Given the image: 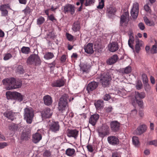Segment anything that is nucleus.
Here are the masks:
<instances>
[{"label":"nucleus","instance_id":"0e129e2a","mask_svg":"<svg viewBox=\"0 0 157 157\" xmlns=\"http://www.w3.org/2000/svg\"><path fill=\"white\" fill-rule=\"evenodd\" d=\"M48 18L49 20L52 21L53 22L56 21L55 18L52 14L50 16H48Z\"/></svg>","mask_w":157,"mask_h":157},{"label":"nucleus","instance_id":"f257e3e1","mask_svg":"<svg viewBox=\"0 0 157 157\" xmlns=\"http://www.w3.org/2000/svg\"><path fill=\"white\" fill-rule=\"evenodd\" d=\"M3 84L8 86V90L15 89L20 88L21 86V82L19 79H15L11 78L4 79L2 81Z\"/></svg>","mask_w":157,"mask_h":157},{"label":"nucleus","instance_id":"a878e982","mask_svg":"<svg viewBox=\"0 0 157 157\" xmlns=\"http://www.w3.org/2000/svg\"><path fill=\"white\" fill-rule=\"evenodd\" d=\"M135 97L136 100H140L144 98L145 96V94L144 92L139 93L135 92L134 93Z\"/></svg>","mask_w":157,"mask_h":157},{"label":"nucleus","instance_id":"052dcab7","mask_svg":"<svg viewBox=\"0 0 157 157\" xmlns=\"http://www.w3.org/2000/svg\"><path fill=\"white\" fill-rule=\"evenodd\" d=\"M144 85L146 91H148L150 90V87L148 84V82L144 84Z\"/></svg>","mask_w":157,"mask_h":157},{"label":"nucleus","instance_id":"09e8293b","mask_svg":"<svg viewBox=\"0 0 157 157\" xmlns=\"http://www.w3.org/2000/svg\"><path fill=\"white\" fill-rule=\"evenodd\" d=\"M133 37H130L128 40V44L129 46L132 49H133V46L131 45V44L133 42Z\"/></svg>","mask_w":157,"mask_h":157},{"label":"nucleus","instance_id":"680f3d73","mask_svg":"<svg viewBox=\"0 0 157 157\" xmlns=\"http://www.w3.org/2000/svg\"><path fill=\"white\" fill-rule=\"evenodd\" d=\"M138 26L140 29L142 30H144L145 28L144 24V23L141 22L138 24Z\"/></svg>","mask_w":157,"mask_h":157},{"label":"nucleus","instance_id":"a19ab883","mask_svg":"<svg viewBox=\"0 0 157 157\" xmlns=\"http://www.w3.org/2000/svg\"><path fill=\"white\" fill-rule=\"evenodd\" d=\"M132 141L134 144L136 146L139 143V139L137 137L135 136L132 138Z\"/></svg>","mask_w":157,"mask_h":157},{"label":"nucleus","instance_id":"20e7f679","mask_svg":"<svg viewBox=\"0 0 157 157\" xmlns=\"http://www.w3.org/2000/svg\"><path fill=\"white\" fill-rule=\"evenodd\" d=\"M111 79V73L105 72L101 75L100 81L103 87H106L109 84Z\"/></svg>","mask_w":157,"mask_h":157},{"label":"nucleus","instance_id":"5fc2aeb1","mask_svg":"<svg viewBox=\"0 0 157 157\" xmlns=\"http://www.w3.org/2000/svg\"><path fill=\"white\" fill-rule=\"evenodd\" d=\"M111 98L110 95L109 94H105L103 97L102 98L105 101H108Z\"/></svg>","mask_w":157,"mask_h":157},{"label":"nucleus","instance_id":"f8f14e48","mask_svg":"<svg viewBox=\"0 0 157 157\" xmlns=\"http://www.w3.org/2000/svg\"><path fill=\"white\" fill-rule=\"evenodd\" d=\"M110 127L112 131L117 132L120 129V124L117 121H113L110 122Z\"/></svg>","mask_w":157,"mask_h":157},{"label":"nucleus","instance_id":"e433bc0d","mask_svg":"<svg viewBox=\"0 0 157 157\" xmlns=\"http://www.w3.org/2000/svg\"><path fill=\"white\" fill-rule=\"evenodd\" d=\"M21 51L23 53L28 54L30 52V49L28 47H23L21 48Z\"/></svg>","mask_w":157,"mask_h":157},{"label":"nucleus","instance_id":"423d86ee","mask_svg":"<svg viewBox=\"0 0 157 157\" xmlns=\"http://www.w3.org/2000/svg\"><path fill=\"white\" fill-rule=\"evenodd\" d=\"M27 63L29 64H39L41 63V60L38 55L36 54H32L28 58Z\"/></svg>","mask_w":157,"mask_h":157},{"label":"nucleus","instance_id":"9d476101","mask_svg":"<svg viewBox=\"0 0 157 157\" xmlns=\"http://www.w3.org/2000/svg\"><path fill=\"white\" fill-rule=\"evenodd\" d=\"M108 48L110 52H113L117 51L119 47L117 42H112L109 44L108 45Z\"/></svg>","mask_w":157,"mask_h":157},{"label":"nucleus","instance_id":"bb28decb","mask_svg":"<svg viewBox=\"0 0 157 157\" xmlns=\"http://www.w3.org/2000/svg\"><path fill=\"white\" fill-rule=\"evenodd\" d=\"M15 114V113H13L11 111H6L4 113V115L5 117L12 121L13 120Z\"/></svg>","mask_w":157,"mask_h":157},{"label":"nucleus","instance_id":"c85d7f7f","mask_svg":"<svg viewBox=\"0 0 157 157\" xmlns=\"http://www.w3.org/2000/svg\"><path fill=\"white\" fill-rule=\"evenodd\" d=\"M19 126L14 124H11L9 125V129L11 131L14 132L18 130Z\"/></svg>","mask_w":157,"mask_h":157},{"label":"nucleus","instance_id":"7c9ffc66","mask_svg":"<svg viewBox=\"0 0 157 157\" xmlns=\"http://www.w3.org/2000/svg\"><path fill=\"white\" fill-rule=\"evenodd\" d=\"M30 137V133L29 132H25L24 131L23 132L21 135V139L24 140H27Z\"/></svg>","mask_w":157,"mask_h":157},{"label":"nucleus","instance_id":"69168bd1","mask_svg":"<svg viewBox=\"0 0 157 157\" xmlns=\"http://www.w3.org/2000/svg\"><path fill=\"white\" fill-rule=\"evenodd\" d=\"M87 148L89 151L91 152L93 151V150L92 146L90 145H88L86 146Z\"/></svg>","mask_w":157,"mask_h":157},{"label":"nucleus","instance_id":"8fccbe9b","mask_svg":"<svg viewBox=\"0 0 157 157\" xmlns=\"http://www.w3.org/2000/svg\"><path fill=\"white\" fill-rule=\"evenodd\" d=\"M133 37H130L128 40V44L129 46L132 49H133V46L131 45V44L133 42Z\"/></svg>","mask_w":157,"mask_h":157},{"label":"nucleus","instance_id":"774afa93","mask_svg":"<svg viewBox=\"0 0 157 157\" xmlns=\"http://www.w3.org/2000/svg\"><path fill=\"white\" fill-rule=\"evenodd\" d=\"M112 157H121L120 155L117 153H113Z\"/></svg>","mask_w":157,"mask_h":157},{"label":"nucleus","instance_id":"4be33fe9","mask_svg":"<svg viewBox=\"0 0 157 157\" xmlns=\"http://www.w3.org/2000/svg\"><path fill=\"white\" fill-rule=\"evenodd\" d=\"M44 103L47 105L48 106L51 105L52 102V97L49 95H46L43 97Z\"/></svg>","mask_w":157,"mask_h":157},{"label":"nucleus","instance_id":"b1692460","mask_svg":"<svg viewBox=\"0 0 157 157\" xmlns=\"http://www.w3.org/2000/svg\"><path fill=\"white\" fill-rule=\"evenodd\" d=\"M136 44L135 47L136 51L137 53H138L140 50V47L143 44V42L142 40L137 39L136 40Z\"/></svg>","mask_w":157,"mask_h":157},{"label":"nucleus","instance_id":"f3484780","mask_svg":"<svg viewBox=\"0 0 157 157\" xmlns=\"http://www.w3.org/2000/svg\"><path fill=\"white\" fill-rule=\"evenodd\" d=\"M78 131L76 129H68L67 136L69 137H73L75 139H76L78 136Z\"/></svg>","mask_w":157,"mask_h":157},{"label":"nucleus","instance_id":"aec40b11","mask_svg":"<svg viewBox=\"0 0 157 157\" xmlns=\"http://www.w3.org/2000/svg\"><path fill=\"white\" fill-rule=\"evenodd\" d=\"M118 59L117 55H114L107 59L106 63L109 65H112L117 62Z\"/></svg>","mask_w":157,"mask_h":157},{"label":"nucleus","instance_id":"4d7b16f0","mask_svg":"<svg viewBox=\"0 0 157 157\" xmlns=\"http://www.w3.org/2000/svg\"><path fill=\"white\" fill-rule=\"evenodd\" d=\"M7 143L5 142H0V149H2L6 147Z\"/></svg>","mask_w":157,"mask_h":157},{"label":"nucleus","instance_id":"393cba45","mask_svg":"<svg viewBox=\"0 0 157 157\" xmlns=\"http://www.w3.org/2000/svg\"><path fill=\"white\" fill-rule=\"evenodd\" d=\"M64 81L62 79H59L54 82L52 83V86H53L60 87L64 86Z\"/></svg>","mask_w":157,"mask_h":157},{"label":"nucleus","instance_id":"72a5a7b5","mask_svg":"<svg viewBox=\"0 0 157 157\" xmlns=\"http://www.w3.org/2000/svg\"><path fill=\"white\" fill-rule=\"evenodd\" d=\"M75 152V150L73 148H68L66 151V154L69 156L73 155Z\"/></svg>","mask_w":157,"mask_h":157},{"label":"nucleus","instance_id":"39448f33","mask_svg":"<svg viewBox=\"0 0 157 157\" xmlns=\"http://www.w3.org/2000/svg\"><path fill=\"white\" fill-rule=\"evenodd\" d=\"M6 95L7 98L11 99L13 98H15L20 102L22 101L25 99V96L24 95L17 92H13L8 91L6 92Z\"/></svg>","mask_w":157,"mask_h":157},{"label":"nucleus","instance_id":"412c9836","mask_svg":"<svg viewBox=\"0 0 157 157\" xmlns=\"http://www.w3.org/2000/svg\"><path fill=\"white\" fill-rule=\"evenodd\" d=\"M41 135L38 132H37L33 135V141L34 143H37L42 139Z\"/></svg>","mask_w":157,"mask_h":157},{"label":"nucleus","instance_id":"de8ad7c7","mask_svg":"<svg viewBox=\"0 0 157 157\" xmlns=\"http://www.w3.org/2000/svg\"><path fill=\"white\" fill-rule=\"evenodd\" d=\"M88 69L87 66L86 65H84L80 69V71H82L83 72H86L88 71Z\"/></svg>","mask_w":157,"mask_h":157},{"label":"nucleus","instance_id":"603ef678","mask_svg":"<svg viewBox=\"0 0 157 157\" xmlns=\"http://www.w3.org/2000/svg\"><path fill=\"white\" fill-rule=\"evenodd\" d=\"M12 56L10 53H7L5 55L3 59L5 60H7L12 57Z\"/></svg>","mask_w":157,"mask_h":157},{"label":"nucleus","instance_id":"37998d69","mask_svg":"<svg viewBox=\"0 0 157 157\" xmlns=\"http://www.w3.org/2000/svg\"><path fill=\"white\" fill-rule=\"evenodd\" d=\"M95 2V0H86L85 5L86 6H90L93 4Z\"/></svg>","mask_w":157,"mask_h":157},{"label":"nucleus","instance_id":"58836bf2","mask_svg":"<svg viewBox=\"0 0 157 157\" xmlns=\"http://www.w3.org/2000/svg\"><path fill=\"white\" fill-rule=\"evenodd\" d=\"M45 21L44 18L42 17H40L37 19V24L38 25H40L43 24Z\"/></svg>","mask_w":157,"mask_h":157},{"label":"nucleus","instance_id":"6e6d98bb","mask_svg":"<svg viewBox=\"0 0 157 157\" xmlns=\"http://www.w3.org/2000/svg\"><path fill=\"white\" fill-rule=\"evenodd\" d=\"M66 36L68 40L70 41H71L73 40V36L68 33H66Z\"/></svg>","mask_w":157,"mask_h":157},{"label":"nucleus","instance_id":"cd10ccee","mask_svg":"<svg viewBox=\"0 0 157 157\" xmlns=\"http://www.w3.org/2000/svg\"><path fill=\"white\" fill-rule=\"evenodd\" d=\"M128 18L122 15L121 18L120 25L122 26H126L127 24Z\"/></svg>","mask_w":157,"mask_h":157},{"label":"nucleus","instance_id":"dca6fc26","mask_svg":"<svg viewBox=\"0 0 157 157\" xmlns=\"http://www.w3.org/2000/svg\"><path fill=\"white\" fill-rule=\"evenodd\" d=\"M98 83L95 82H92L90 83L87 85L86 90L88 92L95 90L98 86Z\"/></svg>","mask_w":157,"mask_h":157},{"label":"nucleus","instance_id":"c03bdc74","mask_svg":"<svg viewBox=\"0 0 157 157\" xmlns=\"http://www.w3.org/2000/svg\"><path fill=\"white\" fill-rule=\"evenodd\" d=\"M22 11L24 13L25 15L26 16L30 14L31 10L29 7H27Z\"/></svg>","mask_w":157,"mask_h":157},{"label":"nucleus","instance_id":"bf43d9fd","mask_svg":"<svg viewBox=\"0 0 157 157\" xmlns=\"http://www.w3.org/2000/svg\"><path fill=\"white\" fill-rule=\"evenodd\" d=\"M135 101H136L137 103L141 107L143 105V102L142 100L141 99L134 100L132 103L133 104L134 102H135ZM133 105H134V104H133Z\"/></svg>","mask_w":157,"mask_h":157},{"label":"nucleus","instance_id":"338daca9","mask_svg":"<svg viewBox=\"0 0 157 157\" xmlns=\"http://www.w3.org/2000/svg\"><path fill=\"white\" fill-rule=\"evenodd\" d=\"M5 138L4 136L0 132V141L5 140Z\"/></svg>","mask_w":157,"mask_h":157},{"label":"nucleus","instance_id":"3c124183","mask_svg":"<svg viewBox=\"0 0 157 157\" xmlns=\"http://www.w3.org/2000/svg\"><path fill=\"white\" fill-rule=\"evenodd\" d=\"M17 72L20 73H23L24 72V70L23 69V67L21 65H19L17 68Z\"/></svg>","mask_w":157,"mask_h":157},{"label":"nucleus","instance_id":"0eeeda50","mask_svg":"<svg viewBox=\"0 0 157 157\" xmlns=\"http://www.w3.org/2000/svg\"><path fill=\"white\" fill-rule=\"evenodd\" d=\"M109 128L108 126L103 125L99 129L98 135L100 137L103 138L109 134Z\"/></svg>","mask_w":157,"mask_h":157},{"label":"nucleus","instance_id":"49530a36","mask_svg":"<svg viewBox=\"0 0 157 157\" xmlns=\"http://www.w3.org/2000/svg\"><path fill=\"white\" fill-rule=\"evenodd\" d=\"M132 69L130 66H128L125 67L124 69V72L125 74H128L131 72Z\"/></svg>","mask_w":157,"mask_h":157},{"label":"nucleus","instance_id":"f03ea898","mask_svg":"<svg viewBox=\"0 0 157 157\" xmlns=\"http://www.w3.org/2000/svg\"><path fill=\"white\" fill-rule=\"evenodd\" d=\"M34 116V110L32 108L27 107L24 109V118L28 124L32 123Z\"/></svg>","mask_w":157,"mask_h":157},{"label":"nucleus","instance_id":"2f4dec72","mask_svg":"<svg viewBox=\"0 0 157 157\" xmlns=\"http://www.w3.org/2000/svg\"><path fill=\"white\" fill-rule=\"evenodd\" d=\"M80 28L79 23L78 22H75L74 23L72 28V29L75 32L78 31Z\"/></svg>","mask_w":157,"mask_h":157},{"label":"nucleus","instance_id":"a211bd4d","mask_svg":"<svg viewBox=\"0 0 157 157\" xmlns=\"http://www.w3.org/2000/svg\"><path fill=\"white\" fill-rule=\"evenodd\" d=\"M49 127L50 130L54 132L59 131V128L58 122L53 121L50 124Z\"/></svg>","mask_w":157,"mask_h":157},{"label":"nucleus","instance_id":"473e14b6","mask_svg":"<svg viewBox=\"0 0 157 157\" xmlns=\"http://www.w3.org/2000/svg\"><path fill=\"white\" fill-rule=\"evenodd\" d=\"M94 105L96 109H100L103 106V101L101 100H98L95 102Z\"/></svg>","mask_w":157,"mask_h":157},{"label":"nucleus","instance_id":"4c0bfd02","mask_svg":"<svg viewBox=\"0 0 157 157\" xmlns=\"http://www.w3.org/2000/svg\"><path fill=\"white\" fill-rule=\"evenodd\" d=\"M151 5L149 3L146 2V4L144 6V9L145 11L150 13H151V10L150 9V6H151Z\"/></svg>","mask_w":157,"mask_h":157},{"label":"nucleus","instance_id":"e2e57ef3","mask_svg":"<svg viewBox=\"0 0 157 157\" xmlns=\"http://www.w3.org/2000/svg\"><path fill=\"white\" fill-rule=\"evenodd\" d=\"M137 113V111L136 109H133L131 111L130 113L131 117H134L135 116Z\"/></svg>","mask_w":157,"mask_h":157},{"label":"nucleus","instance_id":"1a4fd4ad","mask_svg":"<svg viewBox=\"0 0 157 157\" xmlns=\"http://www.w3.org/2000/svg\"><path fill=\"white\" fill-rule=\"evenodd\" d=\"M75 7L72 5L67 4L64 6L63 11L65 13H69L73 14L75 12Z\"/></svg>","mask_w":157,"mask_h":157},{"label":"nucleus","instance_id":"c9c22d12","mask_svg":"<svg viewBox=\"0 0 157 157\" xmlns=\"http://www.w3.org/2000/svg\"><path fill=\"white\" fill-rule=\"evenodd\" d=\"M144 21L147 25L149 26H152L154 25V22L149 21L147 17H144Z\"/></svg>","mask_w":157,"mask_h":157},{"label":"nucleus","instance_id":"6ab92c4d","mask_svg":"<svg viewBox=\"0 0 157 157\" xmlns=\"http://www.w3.org/2000/svg\"><path fill=\"white\" fill-rule=\"evenodd\" d=\"M85 52L89 54H92L94 52L93 49V45L92 43H89L84 47Z\"/></svg>","mask_w":157,"mask_h":157},{"label":"nucleus","instance_id":"c756f323","mask_svg":"<svg viewBox=\"0 0 157 157\" xmlns=\"http://www.w3.org/2000/svg\"><path fill=\"white\" fill-rule=\"evenodd\" d=\"M116 11V9L114 7L109 6L107 7V12L109 15L114 14Z\"/></svg>","mask_w":157,"mask_h":157},{"label":"nucleus","instance_id":"9b49d317","mask_svg":"<svg viewBox=\"0 0 157 157\" xmlns=\"http://www.w3.org/2000/svg\"><path fill=\"white\" fill-rule=\"evenodd\" d=\"M147 127L145 124L140 125L134 131V134L137 135H140L145 132L147 130Z\"/></svg>","mask_w":157,"mask_h":157},{"label":"nucleus","instance_id":"6e6552de","mask_svg":"<svg viewBox=\"0 0 157 157\" xmlns=\"http://www.w3.org/2000/svg\"><path fill=\"white\" fill-rule=\"evenodd\" d=\"M139 12V4L135 2L133 4V7L130 13L133 18H137Z\"/></svg>","mask_w":157,"mask_h":157},{"label":"nucleus","instance_id":"f704fd0d","mask_svg":"<svg viewBox=\"0 0 157 157\" xmlns=\"http://www.w3.org/2000/svg\"><path fill=\"white\" fill-rule=\"evenodd\" d=\"M54 56L53 54L51 52L46 53L44 56V58L46 59H52Z\"/></svg>","mask_w":157,"mask_h":157},{"label":"nucleus","instance_id":"5701e85b","mask_svg":"<svg viewBox=\"0 0 157 157\" xmlns=\"http://www.w3.org/2000/svg\"><path fill=\"white\" fill-rule=\"evenodd\" d=\"M8 6L6 5H2L0 7V10L1 11V16L6 17L8 15V11L6 10Z\"/></svg>","mask_w":157,"mask_h":157},{"label":"nucleus","instance_id":"13d9d810","mask_svg":"<svg viewBox=\"0 0 157 157\" xmlns=\"http://www.w3.org/2000/svg\"><path fill=\"white\" fill-rule=\"evenodd\" d=\"M51 155V153L50 151L46 150L43 153V156L46 157H49Z\"/></svg>","mask_w":157,"mask_h":157},{"label":"nucleus","instance_id":"7ed1b4c3","mask_svg":"<svg viewBox=\"0 0 157 157\" xmlns=\"http://www.w3.org/2000/svg\"><path fill=\"white\" fill-rule=\"evenodd\" d=\"M68 96L67 94H64L60 98L58 103V109L62 113L64 112L67 108V99Z\"/></svg>","mask_w":157,"mask_h":157},{"label":"nucleus","instance_id":"2eb2a0df","mask_svg":"<svg viewBox=\"0 0 157 157\" xmlns=\"http://www.w3.org/2000/svg\"><path fill=\"white\" fill-rule=\"evenodd\" d=\"M99 117V115L97 114H95L91 115L89 120V123L93 126L95 125L97 122Z\"/></svg>","mask_w":157,"mask_h":157},{"label":"nucleus","instance_id":"79ce46f5","mask_svg":"<svg viewBox=\"0 0 157 157\" xmlns=\"http://www.w3.org/2000/svg\"><path fill=\"white\" fill-rule=\"evenodd\" d=\"M151 52L152 53H157V43H155V44L152 46L151 49Z\"/></svg>","mask_w":157,"mask_h":157},{"label":"nucleus","instance_id":"864d4df0","mask_svg":"<svg viewBox=\"0 0 157 157\" xmlns=\"http://www.w3.org/2000/svg\"><path fill=\"white\" fill-rule=\"evenodd\" d=\"M142 84L140 81H138L136 85V87L137 90L141 89L142 87Z\"/></svg>","mask_w":157,"mask_h":157},{"label":"nucleus","instance_id":"ddd939ff","mask_svg":"<svg viewBox=\"0 0 157 157\" xmlns=\"http://www.w3.org/2000/svg\"><path fill=\"white\" fill-rule=\"evenodd\" d=\"M108 141L110 144L115 145L119 144V140L117 137L114 136H110L107 138Z\"/></svg>","mask_w":157,"mask_h":157},{"label":"nucleus","instance_id":"a18cd8bd","mask_svg":"<svg viewBox=\"0 0 157 157\" xmlns=\"http://www.w3.org/2000/svg\"><path fill=\"white\" fill-rule=\"evenodd\" d=\"M142 78L144 84L148 83V80L146 74H144L142 75Z\"/></svg>","mask_w":157,"mask_h":157},{"label":"nucleus","instance_id":"4468645a","mask_svg":"<svg viewBox=\"0 0 157 157\" xmlns=\"http://www.w3.org/2000/svg\"><path fill=\"white\" fill-rule=\"evenodd\" d=\"M52 110L49 108H47L42 111L41 113V116L43 118H49L52 116Z\"/></svg>","mask_w":157,"mask_h":157},{"label":"nucleus","instance_id":"ea45409f","mask_svg":"<svg viewBox=\"0 0 157 157\" xmlns=\"http://www.w3.org/2000/svg\"><path fill=\"white\" fill-rule=\"evenodd\" d=\"M104 6V0H99V5L97 6L98 9H102Z\"/></svg>","mask_w":157,"mask_h":157}]
</instances>
